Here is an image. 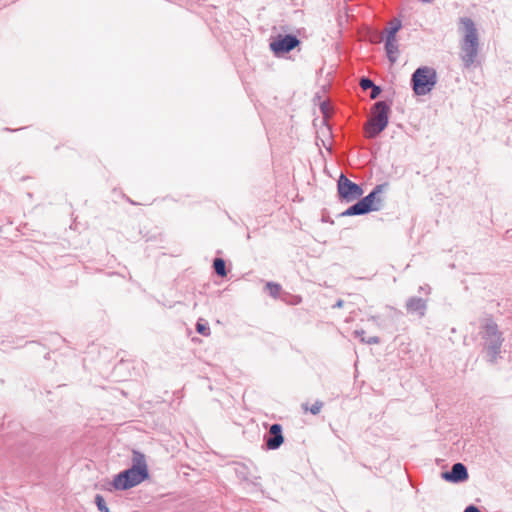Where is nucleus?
Instances as JSON below:
<instances>
[{"label": "nucleus", "instance_id": "a878e982", "mask_svg": "<svg viewBox=\"0 0 512 512\" xmlns=\"http://www.w3.org/2000/svg\"><path fill=\"white\" fill-rule=\"evenodd\" d=\"M343 304H344V301L340 299V300H338V301L333 305V307H334V308H341V307L343 306Z\"/></svg>", "mask_w": 512, "mask_h": 512}, {"label": "nucleus", "instance_id": "dca6fc26", "mask_svg": "<svg viewBox=\"0 0 512 512\" xmlns=\"http://www.w3.org/2000/svg\"><path fill=\"white\" fill-rule=\"evenodd\" d=\"M266 290L272 297L276 298L279 294L280 286L278 284L269 282L266 284Z\"/></svg>", "mask_w": 512, "mask_h": 512}, {"label": "nucleus", "instance_id": "423d86ee", "mask_svg": "<svg viewBox=\"0 0 512 512\" xmlns=\"http://www.w3.org/2000/svg\"><path fill=\"white\" fill-rule=\"evenodd\" d=\"M438 81L437 72L433 67L421 66L411 76V86L414 93L423 96L430 93Z\"/></svg>", "mask_w": 512, "mask_h": 512}, {"label": "nucleus", "instance_id": "2eb2a0df", "mask_svg": "<svg viewBox=\"0 0 512 512\" xmlns=\"http://www.w3.org/2000/svg\"><path fill=\"white\" fill-rule=\"evenodd\" d=\"M302 407L305 411H310L311 414L317 415L320 413L323 407V402L316 401L310 408L307 406V404H303Z\"/></svg>", "mask_w": 512, "mask_h": 512}, {"label": "nucleus", "instance_id": "9b49d317", "mask_svg": "<svg viewBox=\"0 0 512 512\" xmlns=\"http://www.w3.org/2000/svg\"><path fill=\"white\" fill-rule=\"evenodd\" d=\"M385 51L391 64L397 61L399 46L396 40H385Z\"/></svg>", "mask_w": 512, "mask_h": 512}, {"label": "nucleus", "instance_id": "aec40b11", "mask_svg": "<svg viewBox=\"0 0 512 512\" xmlns=\"http://www.w3.org/2000/svg\"><path fill=\"white\" fill-rule=\"evenodd\" d=\"M320 110L324 118H328L332 113L331 106L327 101H324L320 104Z\"/></svg>", "mask_w": 512, "mask_h": 512}, {"label": "nucleus", "instance_id": "f257e3e1", "mask_svg": "<svg viewBox=\"0 0 512 512\" xmlns=\"http://www.w3.org/2000/svg\"><path fill=\"white\" fill-rule=\"evenodd\" d=\"M148 477L149 472L145 455L134 450L131 468L117 474L113 479L112 486L116 490H127L139 485Z\"/></svg>", "mask_w": 512, "mask_h": 512}, {"label": "nucleus", "instance_id": "9d476101", "mask_svg": "<svg viewBox=\"0 0 512 512\" xmlns=\"http://www.w3.org/2000/svg\"><path fill=\"white\" fill-rule=\"evenodd\" d=\"M406 310L408 313H416L419 317H423L427 310V303L424 299L419 297H410L406 301Z\"/></svg>", "mask_w": 512, "mask_h": 512}, {"label": "nucleus", "instance_id": "393cba45", "mask_svg": "<svg viewBox=\"0 0 512 512\" xmlns=\"http://www.w3.org/2000/svg\"><path fill=\"white\" fill-rule=\"evenodd\" d=\"M464 512H481L475 505H469L465 508Z\"/></svg>", "mask_w": 512, "mask_h": 512}, {"label": "nucleus", "instance_id": "6e6552de", "mask_svg": "<svg viewBox=\"0 0 512 512\" xmlns=\"http://www.w3.org/2000/svg\"><path fill=\"white\" fill-rule=\"evenodd\" d=\"M442 478L451 483L464 482L469 478L466 466L460 462L453 464L450 471L442 473Z\"/></svg>", "mask_w": 512, "mask_h": 512}, {"label": "nucleus", "instance_id": "5701e85b", "mask_svg": "<svg viewBox=\"0 0 512 512\" xmlns=\"http://www.w3.org/2000/svg\"><path fill=\"white\" fill-rule=\"evenodd\" d=\"M361 341L364 343H367V344H379L380 338L377 336H372V337H369L368 339L361 338Z\"/></svg>", "mask_w": 512, "mask_h": 512}, {"label": "nucleus", "instance_id": "cd10ccee", "mask_svg": "<svg viewBox=\"0 0 512 512\" xmlns=\"http://www.w3.org/2000/svg\"><path fill=\"white\" fill-rule=\"evenodd\" d=\"M297 33H298V35H300V36L306 37V35H305V32H304V31L302 32L301 30H298V31H297Z\"/></svg>", "mask_w": 512, "mask_h": 512}, {"label": "nucleus", "instance_id": "f8f14e48", "mask_svg": "<svg viewBox=\"0 0 512 512\" xmlns=\"http://www.w3.org/2000/svg\"><path fill=\"white\" fill-rule=\"evenodd\" d=\"M270 48L277 56H279L281 53L288 52V35H285L279 41H273L270 44Z\"/></svg>", "mask_w": 512, "mask_h": 512}, {"label": "nucleus", "instance_id": "412c9836", "mask_svg": "<svg viewBox=\"0 0 512 512\" xmlns=\"http://www.w3.org/2000/svg\"><path fill=\"white\" fill-rule=\"evenodd\" d=\"M381 87L378 86V85H374L372 88H371V93H370V98L371 99H376L378 98V96L381 94Z\"/></svg>", "mask_w": 512, "mask_h": 512}, {"label": "nucleus", "instance_id": "1a4fd4ad", "mask_svg": "<svg viewBox=\"0 0 512 512\" xmlns=\"http://www.w3.org/2000/svg\"><path fill=\"white\" fill-rule=\"evenodd\" d=\"M284 441L282 436V428L279 424H273L270 427L269 435L266 438L268 449H277Z\"/></svg>", "mask_w": 512, "mask_h": 512}, {"label": "nucleus", "instance_id": "4468645a", "mask_svg": "<svg viewBox=\"0 0 512 512\" xmlns=\"http://www.w3.org/2000/svg\"><path fill=\"white\" fill-rule=\"evenodd\" d=\"M215 272L220 276H226L225 262L221 258H216L213 263Z\"/></svg>", "mask_w": 512, "mask_h": 512}, {"label": "nucleus", "instance_id": "7ed1b4c3", "mask_svg": "<svg viewBox=\"0 0 512 512\" xmlns=\"http://www.w3.org/2000/svg\"><path fill=\"white\" fill-rule=\"evenodd\" d=\"M482 339L484 340V348L487 351L488 360L494 363L501 352V346L504 338L498 325L492 318H485L481 325Z\"/></svg>", "mask_w": 512, "mask_h": 512}, {"label": "nucleus", "instance_id": "a211bd4d", "mask_svg": "<svg viewBox=\"0 0 512 512\" xmlns=\"http://www.w3.org/2000/svg\"><path fill=\"white\" fill-rule=\"evenodd\" d=\"M196 330L199 334L204 336H208L210 334V328L207 326V324L202 323L201 321L197 322Z\"/></svg>", "mask_w": 512, "mask_h": 512}, {"label": "nucleus", "instance_id": "b1692460", "mask_svg": "<svg viewBox=\"0 0 512 512\" xmlns=\"http://www.w3.org/2000/svg\"><path fill=\"white\" fill-rule=\"evenodd\" d=\"M301 298L299 296H292L290 295V305H296L300 303Z\"/></svg>", "mask_w": 512, "mask_h": 512}, {"label": "nucleus", "instance_id": "f3484780", "mask_svg": "<svg viewBox=\"0 0 512 512\" xmlns=\"http://www.w3.org/2000/svg\"><path fill=\"white\" fill-rule=\"evenodd\" d=\"M95 503L98 507V509L101 511V512H109V509L108 507L106 506V503H105V500L104 498L101 496V495H96L95 497Z\"/></svg>", "mask_w": 512, "mask_h": 512}, {"label": "nucleus", "instance_id": "f03ea898", "mask_svg": "<svg viewBox=\"0 0 512 512\" xmlns=\"http://www.w3.org/2000/svg\"><path fill=\"white\" fill-rule=\"evenodd\" d=\"M459 31L463 34L460 58L464 68H470L476 63L479 53L478 31L474 21L469 17L459 18Z\"/></svg>", "mask_w": 512, "mask_h": 512}, {"label": "nucleus", "instance_id": "4be33fe9", "mask_svg": "<svg viewBox=\"0 0 512 512\" xmlns=\"http://www.w3.org/2000/svg\"><path fill=\"white\" fill-rule=\"evenodd\" d=\"M300 44V40L297 35L290 34V51L295 49Z\"/></svg>", "mask_w": 512, "mask_h": 512}, {"label": "nucleus", "instance_id": "39448f33", "mask_svg": "<svg viewBox=\"0 0 512 512\" xmlns=\"http://www.w3.org/2000/svg\"><path fill=\"white\" fill-rule=\"evenodd\" d=\"M372 116L365 124L368 138L377 137L388 125L390 105L386 101H378L372 107Z\"/></svg>", "mask_w": 512, "mask_h": 512}, {"label": "nucleus", "instance_id": "ddd939ff", "mask_svg": "<svg viewBox=\"0 0 512 512\" xmlns=\"http://www.w3.org/2000/svg\"><path fill=\"white\" fill-rule=\"evenodd\" d=\"M402 24L399 19H393L390 27L386 30V40H396V34L401 29Z\"/></svg>", "mask_w": 512, "mask_h": 512}, {"label": "nucleus", "instance_id": "20e7f679", "mask_svg": "<svg viewBox=\"0 0 512 512\" xmlns=\"http://www.w3.org/2000/svg\"><path fill=\"white\" fill-rule=\"evenodd\" d=\"M387 185V183L376 185L368 195L363 197L357 203L351 205L348 209L342 212L341 215L357 216L364 215L372 211H379L383 202L381 194Z\"/></svg>", "mask_w": 512, "mask_h": 512}, {"label": "nucleus", "instance_id": "bb28decb", "mask_svg": "<svg viewBox=\"0 0 512 512\" xmlns=\"http://www.w3.org/2000/svg\"><path fill=\"white\" fill-rule=\"evenodd\" d=\"M364 334H365V331H364V330H360V331L356 330V331H355V335H356L357 337H360V339H361V338H364V337H363V335H364Z\"/></svg>", "mask_w": 512, "mask_h": 512}, {"label": "nucleus", "instance_id": "6ab92c4d", "mask_svg": "<svg viewBox=\"0 0 512 512\" xmlns=\"http://www.w3.org/2000/svg\"><path fill=\"white\" fill-rule=\"evenodd\" d=\"M359 84L363 90L371 89L375 85L374 82L368 77H362Z\"/></svg>", "mask_w": 512, "mask_h": 512}, {"label": "nucleus", "instance_id": "0eeeda50", "mask_svg": "<svg viewBox=\"0 0 512 512\" xmlns=\"http://www.w3.org/2000/svg\"><path fill=\"white\" fill-rule=\"evenodd\" d=\"M339 198L345 202H352L363 195V189L360 185L349 180L341 174L337 183Z\"/></svg>", "mask_w": 512, "mask_h": 512}]
</instances>
